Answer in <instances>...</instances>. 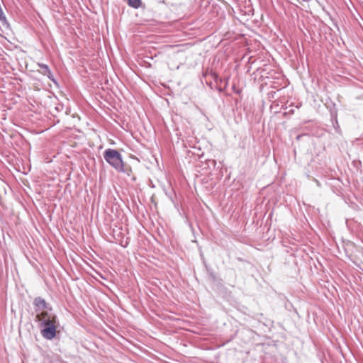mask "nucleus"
I'll return each instance as SVG.
<instances>
[{
  "label": "nucleus",
  "instance_id": "obj_1",
  "mask_svg": "<svg viewBox=\"0 0 363 363\" xmlns=\"http://www.w3.org/2000/svg\"><path fill=\"white\" fill-rule=\"evenodd\" d=\"M105 160L119 172H125L121 155L113 149H107L104 153Z\"/></svg>",
  "mask_w": 363,
  "mask_h": 363
},
{
  "label": "nucleus",
  "instance_id": "obj_2",
  "mask_svg": "<svg viewBox=\"0 0 363 363\" xmlns=\"http://www.w3.org/2000/svg\"><path fill=\"white\" fill-rule=\"evenodd\" d=\"M36 319L40 323L43 327L52 323H57L56 315L49 311L38 313Z\"/></svg>",
  "mask_w": 363,
  "mask_h": 363
},
{
  "label": "nucleus",
  "instance_id": "obj_3",
  "mask_svg": "<svg viewBox=\"0 0 363 363\" xmlns=\"http://www.w3.org/2000/svg\"><path fill=\"white\" fill-rule=\"evenodd\" d=\"M57 325V323H52L43 326L44 328L41 330L42 336L47 340L53 339L56 335Z\"/></svg>",
  "mask_w": 363,
  "mask_h": 363
},
{
  "label": "nucleus",
  "instance_id": "obj_4",
  "mask_svg": "<svg viewBox=\"0 0 363 363\" xmlns=\"http://www.w3.org/2000/svg\"><path fill=\"white\" fill-rule=\"evenodd\" d=\"M35 306V311L38 312L40 311H44L43 310L47 308V303L45 299L41 297H37L34 299L33 302Z\"/></svg>",
  "mask_w": 363,
  "mask_h": 363
},
{
  "label": "nucleus",
  "instance_id": "obj_5",
  "mask_svg": "<svg viewBox=\"0 0 363 363\" xmlns=\"http://www.w3.org/2000/svg\"><path fill=\"white\" fill-rule=\"evenodd\" d=\"M38 66L41 69L40 73H42L45 76H47L50 80L55 82V80L53 78L52 72L47 65L43 63H38Z\"/></svg>",
  "mask_w": 363,
  "mask_h": 363
},
{
  "label": "nucleus",
  "instance_id": "obj_6",
  "mask_svg": "<svg viewBox=\"0 0 363 363\" xmlns=\"http://www.w3.org/2000/svg\"><path fill=\"white\" fill-rule=\"evenodd\" d=\"M128 5L135 8L138 9L141 5V1L140 0H128Z\"/></svg>",
  "mask_w": 363,
  "mask_h": 363
}]
</instances>
